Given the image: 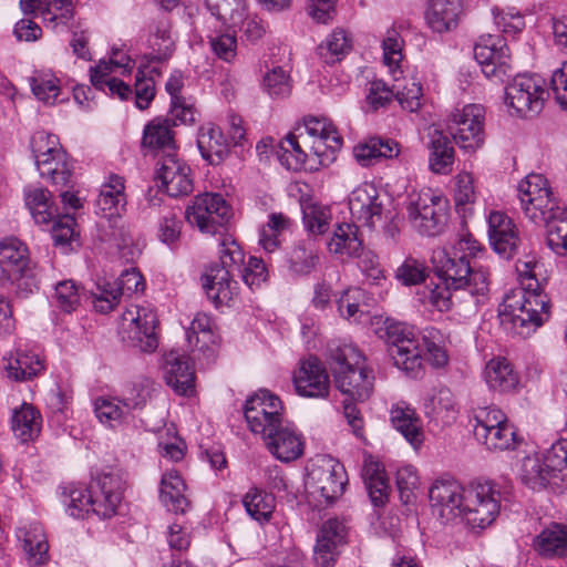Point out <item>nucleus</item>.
<instances>
[{
	"mask_svg": "<svg viewBox=\"0 0 567 567\" xmlns=\"http://www.w3.org/2000/svg\"><path fill=\"white\" fill-rule=\"evenodd\" d=\"M481 251L480 244L471 238H461L450 247L433 250L431 261L435 275L453 289H467L470 311L477 312L478 307L488 299L489 272L483 265L472 261Z\"/></svg>",
	"mask_w": 567,
	"mask_h": 567,
	"instance_id": "obj_1",
	"label": "nucleus"
},
{
	"mask_svg": "<svg viewBox=\"0 0 567 567\" xmlns=\"http://www.w3.org/2000/svg\"><path fill=\"white\" fill-rule=\"evenodd\" d=\"M63 494V504L71 517L84 518L93 514L110 518L122 501L121 480L115 474L103 473L94 477L87 487L70 485Z\"/></svg>",
	"mask_w": 567,
	"mask_h": 567,
	"instance_id": "obj_2",
	"label": "nucleus"
},
{
	"mask_svg": "<svg viewBox=\"0 0 567 567\" xmlns=\"http://www.w3.org/2000/svg\"><path fill=\"white\" fill-rule=\"evenodd\" d=\"M245 254L239 244L229 236L219 243V264L209 267L205 275L204 288L216 308L230 306L238 295L234 277L241 274Z\"/></svg>",
	"mask_w": 567,
	"mask_h": 567,
	"instance_id": "obj_3",
	"label": "nucleus"
},
{
	"mask_svg": "<svg viewBox=\"0 0 567 567\" xmlns=\"http://www.w3.org/2000/svg\"><path fill=\"white\" fill-rule=\"evenodd\" d=\"M336 386L353 401L368 400L374 386V372L365 365V358L352 344L338 347L331 353Z\"/></svg>",
	"mask_w": 567,
	"mask_h": 567,
	"instance_id": "obj_4",
	"label": "nucleus"
},
{
	"mask_svg": "<svg viewBox=\"0 0 567 567\" xmlns=\"http://www.w3.org/2000/svg\"><path fill=\"white\" fill-rule=\"evenodd\" d=\"M0 287L28 296L39 288L35 262L28 245L17 237L0 240Z\"/></svg>",
	"mask_w": 567,
	"mask_h": 567,
	"instance_id": "obj_5",
	"label": "nucleus"
},
{
	"mask_svg": "<svg viewBox=\"0 0 567 567\" xmlns=\"http://www.w3.org/2000/svg\"><path fill=\"white\" fill-rule=\"evenodd\" d=\"M382 330L381 338L388 346L394 365L406 375L419 378L423 370L424 358H422L421 338L415 328L388 318L384 320Z\"/></svg>",
	"mask_w": 567,
	"mask_h": 567,
	"instance_id": "obj_6",
	"label": "nucleus"
},
{
	"mask_svg": "<svg viewBox=\"0 0 567 567\" xmlns=\"http://www.w3.org/2000/svg\"><path fill=\"white\" fill-rule=\"evenodd\" d=\"M507 499V493L502 492L494 482L470 484L461 518L473 530L485 529L495 522L499 515L502 502Z\"/></svg>",
	"mask_w": 567,
	"mask_h": 567,
	"instance_id": "obj_7",
	"label": "nucleus"
},
{
	"mask_svg": "<svg viewBox=\"0 0 567 567\" xmlns=\"http://www.w3.org/2000/svg\"><path fill=\"white\" fill-rule=\"evenodd\" d=\"M348 475L343 464L331 456H320L310 466L306 489L319 505H331L347 487Z\"/></svg>",
	"mask_w": 567,
	"mask_h": 567,
	"instance_id": "obj_8",
	"label": "nucleus"
},
{
	"mask_svg": "<svg viewBox=\"0 0 567 567\" xmlns=\"http://www.w3.org/2000/svg\"><path fill=\"white\" fill-rule=\"evenodd\" d=\"M517 197L525 216L536 225L553 220L565 207L553 196L548 181L540 174H530L520 181Z\"/></svg>",
	"mask_w": 567,
	"mask_h": 567,
	"instance_id": "obj_9",
	"label": "nucleus"
},
{
	"mask_svg": "<svg viewBox=\"0 0 567 567\" xmlns=\"http://www.w3.org/2000/svg\"><path fill=\"white\" fill-rule=\"evenodd\" d=\"M406 212L413 228L424 236L441 234L447 220L449 200L431 188L412 194Z\"/></svg>",
	"mask_w": 567,
	"mask_h": 567,
	"instance_id": "obj_10",
	"label": "nucleus"
},
{
	"mask_svg": "<svg viewBox=\"0 0 567 567\" xmlns=\"http://www.w3.org/2000/svg\"><path fill=\"white\" fill-rule=\"evenodd\" d=\"M122 339L132 348L153 352L158 347V320L148 306L131 305L121 317Z\"/></svg>",
	"mask_w": 567,
	"mask_h": 567,
	"instance_id": "obj_11",
	"label": "nucleus"
},
{
	"mask_svg": "<svg viewBox=\"0 0 567 567\" xmlns=\"http://www.w3.org/2000/svg\"><path fill=\"white\" fill-rule=\"evenodd\" d=\"M230 206L220 194L195 196L185 209V219L203 234H219L230 218Z\"/></svg>",
	"mask_w": 567,
	"mask_h": 567,
	"instance_id": "obj_12",
	"label": "nucleus"
},
{
	"mask_svg": "<svg viewBox=\"0 0 567 567\" xmlns=\"http://www.w3.org/2000/svg\"><path fill=\"white\" fill-rule=\"evenodd\" d=\"M485 110L480 104H467L451 113L447 130L453 142L465 152H475L483 146Z\"/></svg>",
	"mask_w": 567,
	"mask_h": 567,
	"instance_id": "obj_13",
	"label": "nucleus"
},
{
	"mask_svg": "<svg viewBox=\"0 0 567 567\" xmlns=\"http://www.w3.org/2000/svg\"><path fill=\"white\" fill-rule=\"evenodd\" d=\"M545 80L536 74H518L505 87V104L522 117L538 114L545 103Z\"/></svg>",
	"mask_w": 567,
	"mask_h": 567,
	"instance_id": "obj_14",
	"label": "nucleus"
},
{
	"mask_svg": "<svg viewBox=\"0 0 567 567\" xmlns=\"http://www.w3.org/2000/svg\"><path fill=\"white\" fill-rule=\"evenodd\" d=\"M281 400L268 390H260L246 400L245 420L255 434L261 439L286 421Z\"/></svg>",
	"mask_w": 567,
	"mask_h": 567,
	"instance_id": "obj_15",
	"label": "nucleus"
},
{
	"mask_svg": "<svg viewBox=\"0 0 567 567\" xmlns=\"http://www.w3.org/2000/svg\"><path fill=\"white\" fill-rule=\"evenodd\" d=\"M473 52L486 78L504 82L513 75L512 58L504 38L493 34L482 35L475 43Z\"/></svg>",
	"mask_w": 567,
	"mask_h": 567,
	"instance_id": "obj_16",
	"label": "nucleus"
},
{
	"mask_svg": "<svg viewBox=\"0 0 567 567\" xmlns=\"http://www.w3.org/2000/svg\"><path fill=\"white\" fill-rule=\"evenodd\" d=\"M296 393L306 399H327L330 378L324 363L315 355L299 361L292 374Z\"/></svg>",
	"mask_w": 567,
	"mask_h": 567,
	"instance_id": "obj_17",
	"label": "nucleus"
},
{
	"mask_svg": "<svg viewBox=\"0 0 567 567\" xmlns=\"http://www.w3.org/2000/svg\"><path fill=\"white\" fill-rule=\"evenodd\" d=\"M267 451L278 461L290 463L303 455L306 439L289 421L282 422L262 437Z\"/></svg>",
	"mask_w": 567,
	"mask_h": 567,
	"instance_id": "obj_18",
	"label": "nucleus"
},
{
	"mask_svg": "<svg viewBox=\"0 0 567 567\" xmlns=\"http://www.w3.org/2000/svg\"><path fill=\"white\" fill-rule=\"evenodd\" d=\"M467 486L452 478L436 480L429 492L430 502L441 519L450 522L461 517L465 506Z\"/></svg>",
	"mask_w": 567,
	"mask_h": 567,
	"instance_id": "obj_19",
	"label": "nucleus"
},
{
	"mask_svg": "<svg viewBox=\"0 0 567 567\" xmlns=\"http://www.w3.org/2000/svg\"><path fill=\"white\" fill-rule=\"evenodd\" d=\"M132 65L133 61L128 56L114 52L109 62L100 61L91 69V83L100 91L105 92L107 89L111 96H117L123 101L127 100L133 94L132 87L120 79L111 78L110 74L116 69H123V74L130 72Z\"/></svg>",
	"mask_w": 567,
	"mask_h": 567,
	"instance_id": "obj_20",
	"label": "nucleus"
},
{
	"mask_svg": "<svg viewBox=\"0 0 567 567\" xmlns=\"http://www.w3.org/2000/svg\"><path fill=\"white\" fill-rule=\"evenodd\" d=\"M156 178L171 197L188 195L193 190L190 167L177 154L164 155L157 162Z\"/></svg>",
	"mask_w": 567,
	"mask_h": 567,
	"instance_id": "obj_21",
	"label": "nucleus"
},
{
	"mask_svg": "<svg viewBox=\"0 0 567 567\" xmlns=\"http://www.w3.org/2000/svg\"><path fill=\"white\" fill-rule=\"evenodd\" d=\"M488 239L496 254L511 259L520 246L519 230L514 220L503 212L493 210L487 217Z\"/></svg>",
	"mask_w": 567,
	"mask_h": 567,
	"instance_id": "obj_22",
	"label": "nucleus"
},
{
	"mask_svg": "<svg viewBox=\"0 0 567 567\" xmlns=\"http://www.w3.org/2000/svg\"><path fill=\"white\" fill-rule=\"evenodd\" d=\"M349 209L353 220L372 228L375 221L381 220L383 202L378 188L364 183L354 188L349 196Z\"/></svg>",
	"mask_w": 567,
	"mask_h": 567,
	"instance_id": "obj_23",
	"label": "nucleus"
},
{
	"mask_svg": "<svg viewBox=\"0 0 567 567\" xmlns=\"http://www.w3.org/2000/svg\"><path fill=\"white\" fill-rule=\"evenodd\" d=\"M347 526L338 518L322 524L315 546V561L319 567H334L340 547L347 542Z\"/></svg>",
	"mask_w": 567,
	"mask_h": 567,
	"instance_id": "obj_24",
	"label": "nucleus"
},
{
	"mask_svg": "<svg viewBox=\"0 0 567 567\" xmlns=\"http://www.w3.org/2000/svg\"><path fill=\"white\" fill-rule=\"evenodd\" d=\"M125 181L122 176L111 174L101 185L95 202V213L107 219L116 221L126 212Z\"/></svg>",
	"mask_w": 567,
	"mask_h": 567,
	"instance_id": "obj_25",
	"label": "nucleus"
},
{
	"mask_svg": "<svg viewBox=\"0 0 567 567\" xmlns=\"http://www.w3.org/2000/svg\"><path fill=\"white\" fill-rule=\"evenodd\" d=\"M303 130L307 140L315 137L310 150L323 163V157H329L339 151L342 146V137L336 126L326 118L308 117L305 120Z\"/></svg>",
	"mask_w": 567,
	"mask_h": 567,
	"instance_id": "obj_26",
	"label": "nucleus"
},
{
	"mask_svg": "<svg viewBox=\"0 0 567 567\" xmlns=\"http://www.w3.org/2000/svg\"><path fill=\"white\" fill-rule=\"evenodd\" d=\"M164 377L177 394L189 396L195 390V371L188 357L169 351L164 360Z\"/></svg>",
	"mask_w": 567,
	"mask_h": 567,
	"instance_id": "obj_27",
	"label": "nucleus"
},
{
	"mask_svg": "<svg viewBox=\"0 0 567 567\" xmlns=\"http://www.w3.org/2000/svg\"><path fill=\"white\" fill-rule=\"evenodd\" d=\"M181 124L168 113L165 117H155L146 124L143 131L142 146L161 153L162 156L177 154L173 127Z\"/></svg>",
	"mask_w": 567,
	"mask_h": 567,
	"instance_id": "obj_28",
	"label": "nucleus"
},
{
	"mask_svg": "<svg viewBox=\"0 0 567 567\" xmlns=\"http://www.w3.org/2000/svg\"><path fill=\"white\" fill-rule=\"evenodd\" d=\"M8 377L14 381H25L44 370V361L37 347L19 343L14 352L3 358Z\"/></svg>",
	"mask_w": 567,
	"mask_h": 567,
	"instance_id": "obj_29",
	"label": "nucleus"
},
{
	"mask_svg": "<svg viewBox=\"0 0 567 567\" xmlns=\"http://www.w3.org/2000/svg\"><path fill=\"white\" fill-rule=\"evenodd\" d=\"M464 16L462 0H429L425 20L429 28L436 33L455 30Z\"/></svg>",
	"mask_w": 567,
	"mask_h": 567,
	"instance_id": "obj_30",
	"label": "nucleus"
},
{
	"mask_svg": "<svg viewBox=\"0 0 567 567\" xmlns=\"http://www.w3.org/2000/svg\"><path fill=\"white\" fill-rule=\"evenodd\" d=\"M451 140L443 131L434 128L427 135L429 168L434 174L449 175L453 172L455 150Z\"/></svg>",
	"mask_w": 567,
	"mask_h": 567,
	"instance_id": "obj_31",
	"label": "nucleus"
},
{
	"mask_svg": "<svg viewBox=\"0 0 567 567\" xmlns=\"http://www.w3.org/2000/svg\"><path fill=\"white\" fill-rule=\"evenodd\" d=\"M484 380L491 391L499 394H513L520 385L518 372L504 357L493 358L486 363Z\"/></svg>",
	"mask_w": 567,
	"mask_h": 567,
	"instance_id": "obj_32",
	"label": "nucleus"
},
{
	"mask_svg": "<svg viewBox=\"0 0 567 567\" xmlns=\"http://www.w3.org/2000/svg\"><path fill=\"white\" fill-rule=\"evenodd\" d=\"M400 144L389 137L372 136L358 143L353 150V156L362 167H370L382 159L398 157Z\"/></svg>",
	"mask_w": 567,
	"mask_h": 567,
	"instance_id": "obj_33",
	"label": "nucleus"
},
{
	"mask_svg": "<svg viewBox=\"0 0 567 567\" xmlns=\"http://www.w3.org/2000/svg\"><path fill=\"white\" fill-rule=\"evenodd\" d=\"M17 536L29 566L40 567L49 563V543L41 524L33 523L19 528Z\"/></svg>",
	"mask_w": 567,
	"mask_h": 567,
	"instance_id": "obj_34",
	"label": "nucleus"
},
{
	"mask_svg": "<svg viewBox=\"0 0 567 567\" xmlns=\"http://www.w3.org/2000/svg\"><path fill=\"white\" fill-rule=\"evenodd\" d=\"M527 285L509 290L504 298L499 309V318L503 324L519 336L525 334L526 322L532 317L525 316Z\"/></svg>",
	"mask_w": 567,
	"mask_h": 567,
	"instance_id": "obj_35",
	"label": "nucleus"
},
{
	"mask_svg": "<svg viewBox=\"0 0 567 567\" xmlns=\"http://www.w3.org/2000/svg\"><path fill=\"white\" fill-rule=\"evenodd\" d=\"M197 146L205 161L218 165L229 155L230 141L224 136L219 126L207 124L199 128Z\"/></svg>",
	"mask_w": 567,
	"mask_h": 567,
	"instance_id": "obj_36",
	"label": "nucleus"
},
{
	"mask_svg": "<svg viewBox=\"0 0 567 567\" xmlns=\"http://www.w3.org/2000/svg\"><path fill=\"white\" fill-rule=\"evenodd\" d=\"M172 25L167 17L154 19L147 28V45L152 50L151 62L167 61L174 53L175 41L171 32Z\"/></svg>",
	"mask_w": 567,
	"mask_h": 567,
	"instance_id": "obj_37",
	"label": "nucleus"
},
{
	"mask_svg": "<svg viewBox=\"0 0 567 567\" xmlns=\"http://www.w3.org/2000/svg\"><path fill=\"white\" fill-rule=\"evenodd\" d=\"M186 484L177 471H167L162 475L159 484V501L167 511L184 514L190 507L185 495Z\"/></svg>",
	"mask_w": 567,
	"mask_h": 567,
	"instance_id": "obj_38",
	"label": "nucleus"
},
{
	"mask_svg": "<svg viewBox=\"0 0 567 567\" xmlns=\"http://www.w3.org/2000/svg\"><path fill=\"white\" fill-rule=\"evenodd\" d=\"M534 549L545 558H563L567 556V526L550 523L533 542Z\"/></svg>",
	"mask_w": 567,
	"mask_h": 567,
	"instance_id": "obj_39",
	"label": "nucleus"
},
{
	"mask_svg": "<svg viewBox=\"0 0 567 567\" xmlns=\"http://www.w3.org/2000/svg\"><path fill=\"white\" fill-rule=\"evenodd\" d=\"M391 422L393 427L399 431L414 449L422 445L424 440L422 422L414 409L406 405L404 402L398 403L391 410Z\"/></svg>",
	"mask_w": 567,
	"mask_h": 567,
	"instance_id": "obj_40",
	"label": "nucleus"
},
{
	"mask_svg": "<svg viewBox=\"0 0 567 567\" xmlns=\"http://www.w3.org/2000/svg\"><path fill=\"white\" fill-rule=\"evenodd\" d=\"M362 478L365 484L371 503L375 507L385 505L389 498V484L383 465L372 456L364 460Z\"/></svg>",
	"mask_w": 567,
	"mask_h": 567,
	"instance_id": "obj_41",
	"label": "nucleus"
},
{
	"mask_svg": "<svg viewBox=\"0 0 567 567\" xmlns=\"http://www.w3.org/2000/svg\"><path fill=\"white\" fill-rule=\"evenodd\" d=\"M24 203L32 218L39 225H49L59 215L52 194L45 188L25 187Z\"/></svg>",
	"mask_w": 567,
	"mask_h": 567,
	"instance_id": "obj_42",
	"label": "nucleus"
},
{
	"mask_svg": "<svg viewBox=\"0 0 567 567\" xmlns=\"http://www.w3.org/2000/svg\"><path fill=\"white\" fill-rule=\"evenodd\" d=\"M93 411L99 422L112 430L123 426L130 419L128 410L117 396H97L93 401Z\"/></svg>",
	"mask_w": 567,
	"mask_h": 567,
	"instance_id": "obj_43",
	"label": "nucleus"
},
{
	"mask_svg": "<svg viewBox=\"0 0 567 567\" xmlns=\"http://www.w3.org/2000/svg\"><path fill=\"white\" fill-rule=\"evenodd\" d=\"M86 299L84 289L72 279H64L54 285V291L50 297L51 307L64 315L75 312Z\"/></svg>",
	"mask_w": 567,
	"mask_h": 567,
	"instance_id": "obj_44",
	"label": "nucleus"
},
{
	"mask_svg": "<svg viewBox=\"0 0 567 567\" xmlns=\"http://www.w3.org/2000/svg\"><path fill=\"white\" fill-rule=\"evenodd\" d=\"M549 298L540 288L539 281L527 282L525 316L532 317L526 322L525 334L540 327L549 318Z\"/></svg>",
	"mask_w": 567,
	"mask_h": 567,
	"instance_id": "obj_45",
	"label": "nucleus"
},
{
	"mask_svg": "<svg viewBox=\"0 0 567 567\" xmlns=\"http://www.w3.org/2000/svg\"><path fill=\"white\" fill-rule=\"evenodd\" d=\"M331 254L354 257L362 250V239L359 237V226L354 223L338 224L328 241Z\"/></svg>",
	"mask_w": 567,
	"mask_h": 567,
	"instance_id": "obj_46",
	"label": "nucleus"
},
{
	"mask_svg": "<svg viewBox=\"0 0 567 567\" xmlns=\"http://www.w3.org/2000/svg\"><path fill=\"white\" fill-rule=\"evenodd\" d=\"M187 341L195 350L207 355L214 354L217 336L214 331V322L206 313H197L187 331Z\"/></svg>",
	"mask_w": 567,
	"mask_h": 567,
	"instance_id": "obj_47",
	"label": "nucleus"
},
{
	"mask_svg": "<svg viewBox=\"0 0 567 567\" xmlns=\"http://www.w3.org/2000/svg\"><path fill=\"white\" fill-rule=\"evenodd\" d=\"M318 262V245L311 236L298 240L288 255L289 268L297 275H309Z\"/></svg>",
	"mask_w": 567,
	"mask_h": 567,
	"instance_id": "obj_48",
	"label": "nucleus"
},
{
	"mask_svg": "<svg viewBox=\"0 0 567 567\" xmlns=\"http://www.w3.org/2000/svg\"><path fill=\"white\" fill-rule=\"evenodd\" d=\"M183 86L184 80L182 73L174 71L165 84L166 92L171 95L169 113L177 118L179 123L190 124L195 122L196 110L193 103L181 95Z\"/></svg>",
	"mask_w": 567,
	"mask_h": 567,
	"instance_id": "obj_49",
	"label": "nucleus"
},
{
	"mask_svg": "<svg viewBox=\"0 0 567 567\" xmlns=\"http://www.w3.org/2000/svg\"><path fill=\"white\" fill-rule=\"evenodd\" d=\"M475 439L483 444L486 450L494 453L514 451L523 441L517 434V429L509 420L488 432H484L482 436Z\"/></svg>",
	"mask_w": 567,
	"mask_h": 567,
	"instance_id": "obj_50",
	"label": "nucleus"
},
{
	"mask_svg": "<svg viewBox=\"0 0 567 567\" xmlns=\"http://www.w3.org/2000/svg\"><path fill=\"white\" fill-rule=\"evenodd\" d=\"M303 144H308L303 133H289L279 142L276 151L280 164L290 171L301 169L308 156L302 147Z\"/></svg>",
	"mask_w": 567,
	"mask_h": 567,
	"instance_id": "obj_51",
	"label": "nucleus"
},
{
	"mask_svg": "<svg viewBox=\"0 0 567 567\" xmlns=\"http://www.w3.org/2000/svg\"><path fill=\"white\" fill-rule=\"evenodd\" d=\"M35 165L40 175L50 179L54 185L66 186L71 182L73 165L64 151L38 161Z\"/></svg>",
	"mask_w": 567,
	"mask_h": 567,
	"instance_id": "obj_52",
	"label": "nucleus"
},
{
	"mask_svg": "<svg viewBox=\"0 0 567 567\" xmlns=\"http://www.w3.org/2000/svg\"><path fill=\"white\" fill-rule=\"evenodd\" d=\"M41 414L31 405L23 404L12 415V431L21 442L35 439L41 431Z\"/></svg>",
	"mask_w": 567,
	"mask_h": 567,
	"instance_id": "obj_53",
	"label": "nucleus"
},
{
	"mask_svg": "<svg viewBox=\"0 0 567 567\" xmlns=\"http://www.w3.org/2000/svg\"><path fill=\"white\" fill-rule=\"evenodd\" d=\"M519 477L524 485L534 491L545 488L547 485L554 486V477L545 466L544 457L537 455L524 457Z\"/></svg>",
	"mask_w": 567,
	"mask_h": 567,
	"instance_id": "obj_54",
	"label": "nucleus"
},
{
	"mask_svg": "<svg viewBox=\"0 0 567 567\" xmlns=\"http://www.w3.org/2000/svg\"><path fill=\"white\" fill-rule=\"evenodd\" d=\"M243 505L247 514L260 524L270 520L275 509V497L264 489L252 487L243 498Z\"/></svg>",
	"mask_w": 567,
	"mask_h": 567,
	"instance_id": "obj_55",
	"label": "nucleus"
},
{
	"mask_svg": "<svg viewBox=\"0 0 567 567\" xmlns=\"http://www.w3.org/2000/svg\"><path fill=\"white\" fill-rule=\"evenodd\" d=\"M545 466L554 477V487L567 488V439L554 443L544 455Z\"/></svg>",
	"mask_w": 567,
	"mask_h": 567,
	"instance_id": "obj_56",
	"label": "nucleus"
},
{
	"mask_svg": "<svg viewBox=\"0 0 567 567\" xmlns=\"http://www.w3.org/2000/svg\"><path fill=\"white\" fill-rule=\"evenodd\" d=\"M426 415L442 424H449L456 419L457 406L453 393L449 389H440L425 406Z\"/></svg>",
	"mask_w": 567,
	"mask_h": 567,
	"instance_id": "obj_57",
	"label": "nucleus"
},
{
	"mask_svg": "<svg viewBox=\"0 0 567 567\" xmlns=\"http://www.w3.org/2000/svg\"><path fill=\"white\" fill-rule=\"evenodd\" d=\"M467 289H453L451 285H447L444 281H441L435 285V287L430 292V302L433 307H435L439 311H449L452 309L456 302H464L466 305V311L475 313L474 311H470V296L466 291Z\"/></svg>",
	"mask_w": 567,
	"mask_h": 567,
	"instance_id": "obj_58",
	"label": "nucleus"
},
{
	"mask_svg": "<svg viewBox=\"0 0 567 567\" xmlns=\"http://www.w3.org/2000/svg\"><path fill=\"white\" fill-rule=\"evenodd\" d=\"M42 19L47 27L55 30L59 27L66 28L74 17L73 0H50L41 1L40 8Z\"/></svg>",
	"mask_w": 567,
	"mask_h": 567,
	"instance_id": "obj_59",
	"label": "nucleus"
},
{
	"mask_svg": "<svg viewBox=\"0 0 567 567\" xmlns=\"http://www.w3.org/2000/svg\"><path fill=\"white\" fill-rule=\"evenodd\" d=\"M94 309L100 313L111 312L121 300L118 287L115 281H110L105 278L96 281L94 289L86 295Z\"/></svg>",
	"mask_w": 567,
	"mask_h": 567,
	"instance_id": "obj_60",
	"label": "nucleus"
},
{
	"mask_svg": "<svg viewBox=\"0 0 567 567\" xmlns=\"http://www.w3.org/2000/svg\"><path fill=\"white\" fill-rule=\"evenodd\" d=\"M318 54L327 64L340 61L351 50V39L344 30L336 29L318 45Z\"/></svg>",
	"mask_w": 567,
	"mask_h": 567,
	"instance_id": "obj_61",
	"label": "nucleus"
},
{
	"mask_svg": "<svg viewBox=\"0 0 567 567\" xmlns=\"http://www.w3.org/2000/svg\"><path fill=\"white\" fill-rule=\"evenodd\" d=\"M544 225L547 227V246L556 255H567V207L558 210L553 220Z\"/></svg>",
	"mask_w": 567,
	"mask_h": 567,
	"instance_id": "obj_62",
	"label": "nucleus"
},
{
	"mask_svg": "<svg viewBox=\"0 0 567 567\" xmlns=\"http://www.w3.org/2000/svg\"><path fill=\"white\" fill-rule=\"evenodd\" d=\"M30 86L35 97L47 104L55 103L61 91L60 80L47 72H37L31 76Z\"/></svg>",
	"mask_w": 567,
	"mask_h": 567,
	"instance_id": "obj_63",
	"label": "nucleus"
},
{
	"mask_svg": "<svg viewBox=\"0 0 567 567\" xmlns=\"http://www.w3.org/2000/svg\"><path fill=\"white\" fill-rule=\"evenodd\" d=\"M473 433L474 436H482L484 432H488L494 427L508 421L507 415L495 405L480 406L473 412Z\"/></svg>",
	"mask_w": 567,
	"mask_h": 567,
	"instance_id": "obj_64",
	"label": "nucleus"
}]
</instances>
